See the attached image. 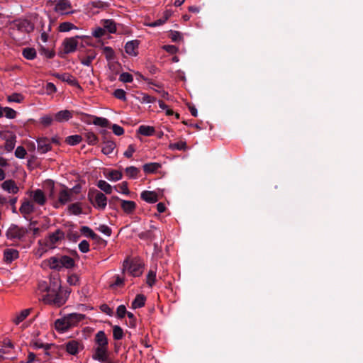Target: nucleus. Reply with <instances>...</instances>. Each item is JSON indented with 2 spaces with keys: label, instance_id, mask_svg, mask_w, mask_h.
Returning a JSON list of instances; mask_svg holds the SVG:
<instances>
[{
  "label": "nucleus",
  "instance_id": "bb28decb",
  "mask_svg": "<svg viewBox=\"0 0 363 363\" xmlns=\"http://www.w3.org/2000/svg\"><path fill=\"white\" fill-rule=\"evenodd\" d=\"M116 147V145L113 141L104 140L103 142V147L101 151L104 155H108L113 152Z\"/></svg>",
  "mask_w": 363,
  "mask_h": 363
},
{
  "label": "nucleus",
  "instance_id": "aec40b11",
  "mask_svg": "<svg viewBox=\"0 0 363 363\" xmlns=\"http://www.w3.org/2000/svg\"><path fill=\"white\" fill-rule=\"evenodd\" d=\"M61 289H62L60 279L55 277H50V284L48 285V294L55 293Z\"/></svg>",
  "mask_w": 363,
  "mask_h": 363
},
{
  "label": "nucleus",
  "instance_id": "39448f33",
  "mask_svg": "<svg viewBox=\"0 0 363 363\" xmlns=\"http://www.w3.org/2000/svg\"><path fill=\"white\" fill-rule=\"evenodd\" d=\"M143 264L139 259H128L124 260L123 263V272H128L133 277H140L143 274Z\"/></svg>",
  "mask_w": 363,
  "mask_h": 363
},
{
  "label": "nucleus",
  "instance_id": "9b49d317",
  "mask_svg": "<svg viewBox=\"0 0 363 363\" xmlns=\"http://www.w3.org/2000/svg\"><path fill=\"white\" fill-rule=\"evenodd\" d=\"M71 201H72V189L65 188L59 192L58 202L61 205H65Z\"/></svg>",
  "mask_w": 363,
  "mask_h": 363
},
{
  "label": "nucleus",
  "instance_id": "7ed1b4c3",
  "mask_svg": "<svg viewBox=\"0 0 363 363\" xmlns=\"http://www.w3.org/2000/svg\"><path fill=\"white\" fill-rule=\"evenodd\" d=\"M70 293L69 289H61L55 293L47 294L43 297V301L46 303L60 307L66 303Z\"/></svg>",
  "mask_w": 363,
  "mask_h": 363
},
{
  "label": "nucleus",
  "instance_id": "a19ab883",
  "mask_svg": "<svg viewBox=\"0 0 363 363\" xmlns=\"http://www.w3.org/2000/svg\"><path fill=\"white\" fill-rule=\"evenodd\" d=\"M84 136L89 145H94L98 142L97 136L92 132H86L84 134Z\"/></svg>",
  "mask_w": 363,
  "mask_h": 363
},
{
  "label": "nucleus",
  "instance_id": "052dcab7",
  "mask_svg": "<svg viewBox=\"0 0 363 363\" xmlns=\"http://www.w3.org/2000/svg\"><path fill=\"white\" fill-rule=\"evenodd\" d=\"M40 52L42 55H45L47 58L51 59L54 57L55 52L53 50L46 49L45 48H41Z\"/></svg>",
  "mask_w": 363,
  "mask_h": 363
},
{
  "label": "nucleus",
  "instance_id": "72a5a7b5",
  "mask_svg": "<svg viewBox=\"0 0 363 363\" xmlns=\"http://www.w3.org/2000/svg\"><path fill=\"white\" fill-rule=\"evenodd\" d=\"M125 172L128 178L136 179L140 173V169L134 166H130L125 169Z\"/></svg>",
  "mask_w": 363,
  "mask_h": 363
},
{
  "label": "nucleus",
  "instance_id": "c756f323",
  "mask_svg": "<svg viewBox=\"0 0 363 363\" xmlns=\"http://www.w3.org/2000/svg\"><path fill=\"white\" fill-rule=\"evenodd\" d=\"M146 297L143 294H138L132 302V308L134 309L142 308L145 306Z\"/></svg>",
  "mask_w": 363,
  "mask_h": 363
},
{
  "label": "nucleus",
  "instance_id": "4c0bfd02",
  "mask_svg": "<svg viewBox=\"0 0 363 363\" xmlns=\"http://www.w3.org/2000/svg\"><path fill=\"white\" fill-rule=\"evenodd\" d=\"M103 26L104 27V29H106L111 33H114L116 31V26L113 20H104Z\"/></svg>",
  "mask_w": 363,
  "mask_h": 363
},
{
  "label": "nucleus",
  "instance_id": "0e129e2a",
  "mask_svg": "<svg viewBox=\"0 0 363 363\" xmlns=\"http://www.w3.org/2000/svg\"><path fill=\"white\" fill-rule=\"evenodd\" d=\"M167 20V16H166L165 18H160L157 21H155L152 23H150L148 24H147V26L149 27H157V26H162V24H164L166 21Z\"/></svg>",
  "mask_w": 363,
  "mask_h": 363
},
{
  "label": "nucleus",
  "instance_id": "b1692460",
  "mask_svg": "<svg viewBox=\"0 0 363 363\" xmlns=\"http://www.w3.org/2000/svg\"><path fill=\"white\" fill-rule=\"evenodd\" d=\"M31 309L27 308L22 310L19 313H17L15 315V317L13 318V322L16 325H18L22 321H23L30 313Z\"/></svg>",
  "mask_w": 363,
  "mask_h": 363
},
{
  "label": "nucleus",
  "instance_id": "13d9d810",
  "mask_svg": "<svg viewBox=\"0 0 363 363\" xmlns=\"http://www.w3.org/2000/svg\"><path fill=\"white\" fill-rule=\"evenodd\" d=\"M104 52L105 54L106 58L108 60H113L114 57V51L111 47H104Z\"/></svg>",
  "mask_w": 363,
  "mask_h": 363
},
{
  "label": "nucleus",
  "instance_id": "c9c22d12",
  "mask_svg": "<svg viewBox=\"0 0 363 363\" xmlns=\"http://www.w3.org/2000/svg\"><path fill=\"white\" fill-rule=\"evenodd\" d=\"M91 118H93L92 123L96 125L105 128L108 127L109 125V121L106 118L98 117L94 116H92Z\"/></svg>",
  "mask_w": 363,
  "mask_h": 363
},
{
  "label": "nucleus",
  "instance_id": "69168bd1",
  "mask_svg": "<svg viewBox=\"0 0 363 363\" xmlns=\"http://www.w3.org/2000/svg\"><path fill=\"white\" fill-rule=\"evenodd\" d=\"M112 130L113 133L118 136L122 135L124 133V129L117 124H113L112 125Z\"/></svg>",
  "mask_w": 363,
  "mask_h": 363
},
{
  "label": "nucleus",
  "instance_id": "37998d69",
  "mask_svg": "<svg viewBox=\"0 0 363 363\" xmlns=\"http://www.w3.org/2000/svg\"><path fill=\"white\" fill-rule=\"evenodd\" d=\"M122 177L123 174L121 172L118 170H111V172H109L107 178L111 181L116 182L121 179Z\"/></svg>",
  "mask_w": 363,
  "mask_h": 363
},
{
  "label": "nucleus",
  "instance_id": "58836bf2",
  "mask_svg": "<svg viewBox=\"0 0 363 363\" xmlns=\"http://www.w3.org/2000/svg\"><path fill=\"white\" fill-rule=\"evenodd\" d=\"M169 148L172 150H186L187 148L186 143L185 141H179L174 143H170Z\"/></svg>",
  "mask_w": 363,
  "mask_h": 363
},
{
  "label": "nucleus",
  "instance_id": "338daca9",
  "mask_svg": "<svg viewBox=\"0 0 363 363\" xmlns=\"http://www.w3.org/2000/svg\"><path fill=\"white\" fill-rule=\"evenodd\" d=\"M45 90L48 94H52L57 91V88L53 83L48 82L45 86Z\"/></svg>",
  "mask_w": 363,
  "mask_h": 363
},
{
  "label": "nucleus",
  "instance_id": "f03ea898",
  "mask_svg": "<svg viewBox=\"0 0 363 363\" xmlns=\"http://www.w3.org/2000/svg\"><path fill=\"white\" fill-rule=\"evenodd\" d=\"M50 269L60 271L62 268L72 269L75 266L74 260L67 255L54 256L48 259Z\"/></svg>",
  "mask_w": 363,
  "mask_h": 363
},
{
  "label": "nucleus",
  "instance_id": "473e14b6",
  "mask_svg": "<svg viewBox=\"0 0 363 363\" xmlns=\"http://www.w3.org/2000/svg\"><path fill=\"white\" fill-rule=\"evenodd\" d=\"M138 133L145 136H151L155 133V128L149 125H140L138 128Z\"/></svg>",
  "mask_w": 363,
  "mask_h": 363
},
{
  "label": "nucleus",
  "instance_id": "774afa93",
  "mask_svg": "<svg viewBox=\"0 0 363 363\" xmlns=\"http://www.w3.org/2000/svg\"><path fill=\"white\" fill-rule=\"evenodd\" d=\"M135 149L133 145H129L128 149L124 152V156L127 158H130L135 152Z\"/></svg>",
  "mask_w": 363,
  "mask_h": 363
},
{
  "label": "nucleus",
  "instance_id": "2f4dec72",
  "mask_svg": "<svg viewBox=\"0 0 363 363\" xmlns=\"http://www.w3.org/2000/svg\"><path fill=\"white\" fill-rule=\"evenodd\" d=\"M16 136L13 134H11L8 138H6L5 149L8 152L12 151L16 145Z\"/></svg>",
  "mask_w": 363,
  "mask_h": 363
},
{
  "label": "nucleus",
  "instance_id": "864d4df0",
  "mask_svg": "<svg viewBox=\"0 0 363 363\" xmlns=\"http://www.w3.org/2000/svg\"><path fill=\"white\" fill-rule=\"evenodd\" d=\"M119 80L122 82H132L133 81V77L132 74L128 72H123L120 74Z\"/></svg>",
  "mask_w": 363,
  "mask_h": 363
},
{
  "label": "nucleus",
  "instance_id": "cd10ccee",
  "mask_svg": "<svg viewBox=\"0 0 363 363\" xmlns=\"http://www.w3.org/2000/svg\"><path fill=\"white\" fill-rule=\"evenodd\" d=\"M161 167V164L157 162H150L145 164L143 166V171L145 174H152L156 172Z\"/></svg>",
  "mask_w": 363,
  "mask_h": 363
},
{
  "label": "nucleus",
  "instance_id": "393cba45",
  "mask_svg": "<svg viewBox=\"0 0 363 363\" xmlns=\"http://www.w3.org/2000/svg\"><path fill=\"white\" fill-rule=\"evenodd\" d=\"M67 315L62 319H57L55 323V328L59 331H65L70 328Z\"/></svg>",
  "mask_w": 363,
  "mask_h": 363
},
{
  "label": "nucleus",
  "instance_id": "f3484780",
  "mask_svg": "<svg viewBox=\"0 0 363 363\" xmlns=\"http://www.w3.org/2000/svg\"><path fill=\"white\" fill-rule=\"evenodd\" d=\"M18 256V251L15 249L8 248L4 252V260L6 263H11L13 260L16 259Z\"/></svg>",
  "mask_w": 363,
  "mask_h": 363
},
{
  "label": "nucleus",
  "instance_id": "9d476101",
  "mask_svg": "<svg viewBox=\"0 0 363 363\" xmlns=\"http://www.w3.org/2000/svg\"><path fill=\"white\" fill-rule=\"evenodd\" d=\"M38 152L45 154L52 150L51 142L48 138H40L37 140Z\"/></svg>",
  "mask_w": 363,
  "mask_h": 363
},
{
  "label": "nucleus",
  "instance_id": "412c9836",
  "mask_svg": "<svg viewBox=\"0 0 363 363\" xmlns=\"http://www.w3.org/2000/svg\"><path fill=\"white\" fill-rule=\"evenodd\" d=\"M80 347L82 349L81 344L78 341L70 340L66 344V351L72 355H75L78 353Z\"/></svg>",
  "mask_w": 363,
  "mask_h": 363
},
{
  "label": "nucleus",
  "instance_id": "603ef678",
  "mask_svg": "<svg viewBox=\"0 0 363 363\" xmlns=\"http://www.w3.org/2000/svg\"><path fill=\"white\" fill-rule=\"evenodd\" d=\"M4 114L7 118L13 119L16 116V111L11 108H4Z\"/></svg>",
  "mask_w": 363,
  "mask_h": 363
},
{
  "label": "nucleus",
  "instance_id": "f8f14e48",
  "mask_svg": "<svg viewBox=\"0 0 363 363\" xmlns=\"http://www.w3.org/2000/svg\"><path fill=\"white\" fill-rule=\"evenodd\" d=\"M30 196L35 203L40 206H43L46 203V197L44 192L41 189H36L31 191Z\"/></svg>",
  "mask_w": 363,
  "mask_h": 363
},
{
  "label": "nucleus",
  "instance_id": "1a4fd4ad",
  "mask_svg": "<svg viewBox=\"0 0 363 363\" xmlns=\"http://www.w3.org/2000/svg\"><path fill=\"white\" fill-rule=\"evenodd\" d=\"M95 347L101 348H108V340L103 330L99 331L94 337Z\"/></svg>",
  "mask_w": 363,
  "mask_h": 363
},
{
  "label": "nucleus",
  "instance_id": "dca6fc26",
  "mask_svg": "<svg viewBox=\"0 0 363 363\" xmlns=\"http://www.w3.org/2000/svg\"><path fill=\"white\" fill-rule=\"evenodd\" d=\"M138 45L139 42L136 40L128 41L125 45V51L129 55L136 56L138 53Z\"/></svg>",
  "mask_w": 363,
  "mask_h": 363
},
{
  "label": "nucleus",
  "instance_id": "c85d7f7f",
  "mask_svg": "<svg viewBox=\"0 0 363 363\" xmlns=\"http://www.w3.org/2000/svg\"><path fill=\"white\" fill-rule=\"evenodd\" d=\"M69 326H73L85 318V315L81 313H71L67 315Z\"/></svg>",
  "mask_w": 363,
  "mask_h": 363
},
{
  "label": "nucleus",
  "instance_id": "de8ad7c7",
  "mask_svg": "<svg viewBox=\"0 0 363 363\" xmlns=\"http://www.w3.org/2000/svg\"><path fill=\"white\" fill-rule=\"evenodd\" d=\"M156 281V272L150 270L149 271L147 278H146V283L150 286L152 287Z\"/></svg>",
  "mask_w": 363,
  "mask_h": 363
},
{
  "label": "nucleus",
  "instance_id": "ddd939ff",
  "mask_svg": "<svg viewBox=\"0 0 363 363\" xmlns=\"http://www.w3.org/2000/svg\"><path fill=\"white\" fill-rule=\"evenodd\" d=\"M140 198L149 203H155L159 200L158 194L152 191H143L140 194Z\"/></svg>",
  "mask_w": 363,
  "mask_h": 363
},
{
  "label": "nucleus",
  "instance_id": "8fccbe9b",
  "mask_svg": "<svg viewBox=\"0 0 363 363\" xmlns=\"http://www.w3.org/2000/svg\"><path fill=\"white\" fill-rule=\"evenodd\" d=\"M9 102L21 103L23 100V96L19 93H13L7 97Z\"/></svg>",
  "mask_w": 363,
  "mask_h": 363
},
{
  "label": "nucleus",
  "instance_id": "f704fd0d",
  "mask_svg": "<svg viewBox=\"0 0 363 363\" xmlns=\"http://www.w3.org/2000/svg\"><path fill=\"white\" fill-rule=\"evenodd\" d=\"M97 186L106 194L112 193L113 187L104 180H99L97 182Z\"/></svg>",
  "mask_w": 363,
  "mask_h": 363
},
{
  "label": "nucleus",
  "instance_id": "4be33fe9",
  "mask_svg": "<svg viewBox=\"0 0 363 363\" xmlns=\"http://www.w3.org/2000/svg\"><path fill=\"white\" fill-rule=\"evenodd\" d=\"M56 77L58 79H61L62 81L67 82L69 84H70L72 86L80 87L77 79L69 74H67V73H65L62 74H56Z\"/></svg>",
  "mask_w": 363,
  "mask_h": 363
},
{
  "label": "nucleus",
  "instance_id": "a878e982",
  "mask_svg": "<svg viewBox=\"0 0 363 363\" xmlns=\"http://www.w3.org/2000/svg\"><path fill=\"white\" fill-rule=\"evenodd\" d=\"M63 237H64V233L60 229L57 230L55 232H54L53 233H52L49 235L48 245L51 246V245L56 244Z\"/></svg>",
  "mask_w": 363,
  "mask_h": 363
},
{
  "label": "nucleus",
  "instance_id": "bf43d9fd",
  "mask_svg": "<svg viewBox=\"0 0 363 363\" xmlns=\"http://www.w3.org/2000/svg\"><path fill=\"white\" fill-rule=\"evenodd\" d=\"M128 311H126V308L124 305H120L116 310V315L119 318H123L125 315L127 314Z\"/></svg>",
  "mask_w": 363,
  "mask_h": 363
},
{
  "label": "nucleus",
  "instance_id": "79ce46f5",
  "mask_svg": "<svg viewBox=\"0 0 363 363\" xmlns=\"http://www.w3.org/2000/svg\"><path fill=\"white\" fill-rule=\"evenodd\" d=\"M82 140V136L79 135H73L66 138L65 142L69 145H75Z\"/></svg>",
  "mask_w": 363,
  "mask_h": 363
},
{
  "label": "nucleus",
  "instance_id": "6e6552de",
  "mask_svg": "<svg viewBox=\"0 0 363 363\" xmlns=\"http://www.w3.org/2000/svg\"><path fill=\"white\" fill-rule=\"evenodd\" d=\"M72 5L68 0H58L55 6V11L61 14L72 13Z\"/></svg>",
  "mask_w": 363,
  "mask_h": 363
},
{
  "label": "nucleus",
  "instance_id": "5fc2aeb1",
  "mask_svg": "<svg viewBox=\"0 0 363 363\" xmlns=\"http://www.w3.org/2000/svg\"><path fill=\"white\" fill-rule=\"evenodd\" d=\"M97 230H99V232L102 233L103 234L106 235L108 237L111 236L112 233L111 228L104 224L100 225L97 228Z\"/></svg>",
  "mask_w": 363,
  "mask_h": 363
},
{
  "label": "nucleus",
  "instance_id": "5701e85b",
  "mask_svg": "<svg viewBox=\"0 0 363 363\" xmlns=\"http://www.w3.org/2000/svg\"><path fill=\"white\" fill-rule=\"evenodd\" d=\"M121 208L127 214L133 213L136 208V203L133 201L121 200Z\"/></svg>",
  "mask_w": 363,
  "mask_h": 363
},
{
  "label": "nucleus",
  "instance_id": "c03bdc74",
  "mask_svg": "<svg viewBox=\"0 0 363 363\" xmlns=\"http://www.w3.org/2000/svg\"><path fill=\"white\" fill-rule=\"evenodd\" d=\"M113 337L114 340H121L123 337V329L118 326L115 325L113 328Z\"/></svg>",
  "mask_w": 363,
  "mask_h": 363
},
{
  "label": "nucleus",
  "instance_id": "e2e57ef3",
  "mask_svg": "<svg viewBox=\"0 0 363 363\" xmlns=\"http://www.w3.org/2000/svg\"><path fill=\"white\" fill-rule=\"evenodd\" d=\"M79 249L83 253L88 252L89 251V242L86 241V240H82L79 244Z\"/></svg>",
  "mask_w": 363,
  "mask_h": 363
},
{
  "label": "nucleus",
  "instance_id": "4468645a",
  "mask_svg": "<svg viewBox=\"0 0 363 363\" xmlns=\"http://www.w3.org/2000/svg\"><path fill=\"white\" fill-rule=\"evenodd\" d=\"M108 354V348L94 347L92 358L99 362L105 361Z\"/></svg>",
  "mask_w": 363,
  "mask_h": 363
},
{
  "label": "nucleus",
  "instance_id": "6e6d98bb",
  "mask_svg": "<svg viewBox=\"0 0 363 363\" xmlns=\"http://www.w3.org/2000/svg\"><path fill=\"white\" fill-rule=\"evenodd\" d=\"M26 155V150L23 146H18L15 150V156L17 158L23 159Z\"/></svg>",
  "mask_w": 363,
  "mask_h": 363
},
{
  "label": "nucleus",
  "instance_id": "7c9ffc66",
  "mask_svg": "<svg viewBox=\"0 0 363 363\" xmlns=\"http://www.w3.org/2000/svg\"><path fill=\"white\" fill-rule=\"evenodd\" d=\"M82 233L85 235L87 237H89L94 240H99L101 238L96 235L89 227L88 226H82L80 229Z\"/></svg>",
  "mask_w": 363,
  "mask_h": 363
},
{
  "label": "nucleus",
  "instance_id": "0eeeda50",
  "mask_svg": "<svg viewBox=\"0 0 363 363\" xmlns=\"http://www.w3.org/2000/svg\"><path fill=\"white\" fill-rule=\"evenodd\" d=\"M81 38L82 37L79 35L65 38L62 43L63 52L65 54H69L74 52L77 50V48L79 45L78 40Z\"/></svg>",
  "mask_w": 363,
  "mask_h": 363
},
{
  "label": "nucleus",
  "instance_id": "a211bd4d",
  "mask_svg": "<svg viewBox=\"0 0 363 363\" xmlns=\"http://www.w3.org/2000/svg\"><path fill=\"white\" fill-rule=\"evenodd\" d=\"M72 118V113L69 110H62L56 113L54 119L57 122L62 123L69 121Z\"/></svg>",
  "mask_w": 363,
  "mask_h": 363
},
{
  "label": "nucleus",
  "instance_id": "423d86ee",
  "mask_svg": "<svg viewBox=\"0 0 363 363\" xmlns=\"http://www.w3.org/2000/svg\"><path fill=\"white\" fill-rule=\"evenodd\" d=\"M28 230L26 228L18 226L16 224H11L8 228L6 236L10 240H21L28 233Z\"/></svg>",
  "mask_w": 363,
  "mask_h": 363
},
{
  "label": "nucleus",
  "instance_id": "ea45409f",
  "mask_svg": "<svg viewBox=\"0 0 363 363\" xmlns=\"http://www.w3.org/2000/svg\"><path fill=\"white\" fill-rule=\"evenodd\" d=\"M23 56L27 60H33L36 57V51L33 48H26L23 50Z\"/></svg>",
  "mask_w": 363,
  "mask_h": 363
},
{
  "label": "nucleus",
  "instance_id": "4d7b16f0",
  "mask_svg": "<svg viewBox=\"0 0 363 363\" xmlns=\"http://www.w3.org/2000/svg\"><path fill=\"white\" fill-rule=\"evenodd\" d=\"M52 121V117L49 115H45L40 118V123L45 127L50 125Z\"/></svg>",
  "mask_w": 363,
  "mask_h": 363
},
{
  "label": "nucleus",
  "instance_id": "49530a36",
  "mask_svg": "<svg viewBox=\"0 0 363 363\" xmlns=\"http://www.w3.org/2000/svg\"><path fill=\"white\" fill-rule=\"evenodd\" d=\"M74 28H77V27L70 22H63L59 26V30L60 32H68Z\"/></svg>",
  "mask_w": 363,
  "mask_h": 363
},
{
  "label": "nucleus",
  "instance_id": "6ab92c4d",
  "mask_svg": "<svg viewBox=\"0 0 363 363\" xmlns=\"http://www.w3.org/2000/svg\"><path fill=\"white\" fill-rule=\"evenodd\" d=\"M35 211V207L33 203L30 201H25L21 204L19 211L21 214L23 215L24 217L26 216L31 214Z\"/></svg>",
  "mask_w": 363,
  "mask_h": 363
},
{
  "label": "nucleus",
  "instance_id": "3c124183",
  "mask_svg": "<svg viewBox=\"0 0 363 363\" xmlns=\"http://www.w3.org/2000/svg\"><path fill=\"white\" fill-rule=\"evenodd\" d=\"M113 96L118 99L122 100L123 101H126V93L122 89H116L113 92Z\"/></svg>",
  "mask_w": 363,
  "mask_h": 363
},
{
  "label": "nucleus",
  "instance_id": "2eb2a0df",
  "mask_svg": "<svg viewBox=\"0 0 363 363\" xmlns=\"http://www.w3.org/2000/svg\"><path fill=\"white\" fill-rule=\"evenodd\" d=\"M1 188L8 193L16 194L18 192L19 188L16 184V182L12 179L4 181L1 184Z\"/></svg>",
  "mask_w": 363,
  "mask_h": 363
},
{
  "label": "nucleus",
  "instance_id": "20e7f679",
  "mask_svg": "<svg viewBox=\"0 0 363 363\" xmlns=\"http://www.w3.org/2000/svg\"><path fill=\"white\" fill-rule=\"evenodd\" d=\"M88 199L96 209L103 211L107 206L106 196L99 190H90L88 193Z\"/></svg>",
  "mask_w": 363,
  "mask_h": 363
},
{
  "label": "nucleus",
  "instance_id": "a18cd8bd",
  "mask_svg": "<svg viewBox=\"0 0 363 363\" xmlns=\"http://www.w3.org/2000/svg\"><path fill=\"white\" fill-rule=\"evenodd\" d=\"M30 344L33 345V347L35 349L44 348L45 351H48V350H50L51 348V347L53 345L52 344H43V343L39 342L38 340L32 342ZM45 354H49L48 352H46Z\"/></svg>",
  "mask_w": 363,
  "mask_h": 363
},
{
  "label": "nucleus",
  "instance_id": "09e8293b",
  "mask_svg": "<svg viewBox=\"0 0 363 363\" xmlns=\"http://www.w3.org/2000/svg\"><path fill=\"white\" fill-rule=\"evenodd\" d=\"M139 100L141 103H154L156 101V99L153 96H151L147 94L141 93L140 96L138 97Z\"/></svg>",
  "mask_w": 363,
  "mask_h": 363
},
{
  "label": "nucleus",
  "instance_id": "f257e3e1",
  "mask_svg": "<svg viewBox=\"0 0 363 363\" xmlns=\"http://www.w3.org/2000/svg\"><path fill=\"white\" fill-rule=\"evenodd\" d=\"M34 30L33 24L26 19H16L9 24L10 36L19 44L27 41L28 34Z\"/></svg>",
  "mask_w": 363,
  "mask_h": 363
},
{
  "label": "nucleus",
  "instance_id": "680f3d73",
  "mask_svg": "<svg viewBox=\"0 0 363 363\" xmlns=\"http://www.w3.org/2000/svg\"><path fill=\"white\" fill-rule=\"evenodd\" d=\"M169 37L173 42H177L182 40L181 33L176 30H171Z\"/></svg>",
  "mask_w": 363,
  "mask_h": 363
},
{
  "label": "nucleus",
  "instance_id": "e433bc0d",
  "mask_svg": "<svg viewBox=\"0 0 363 363\" xmlns=\"http://www.w3.org/2000/svg\"><path fill=\"white\" fill-rule=\"evenodd\" d=\"M68 211L70 214L73 215H80L82 213V208L80 203H74L70 204L68 206Z\"/></svg>",
  "mask_w": 363,
  "mask_h": 363
}]
</instances>
